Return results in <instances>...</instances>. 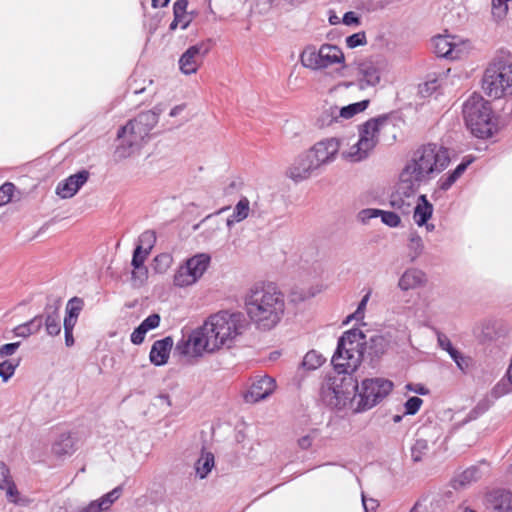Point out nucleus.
<instances>
[{"label":"nucleus","instance_id":"f257e3e1","mask_svg":"<svg viewBox=\"0 0 512 512\" xmlns=\"http://www.w3.org/2000/svg\"><path fill=\"white\" fill-rule=\"evenodd\" d=\"M365 335L353 328L344 332L338 340L337 350L332 357L336 374L327 376L320 389L322 401L336 410H351L355 402V380L351 373L362 362Z\"/></svg>","mask_w":512,"mask_h":512},{"label":"nucleus","instance_id":"f03ea898","mask_svg":"<svg viewBox=\"0 0 512 512\" xmlns=\"http://www.w3.org/2000/svg\"><path fill=\"white\" fill-rule=\"evenodd\" d=\"M248 326L243 313L222 310L211 314L203 324L183 335L175 352L187 362L193 363L206 354L230 348Z\"/></svg>","mask_w":512,"mask_h":512},{"label":"nucleus","instance_id":"7ed1b4c3","mask_svg":"<svg viewBox=\"0 0 512 512\" xmlns=\"http://www.w3.org/2000/svg\"><path fill=\"white\" fill-rule=\"evenodd\" d=\"M244 308L249 320L261 331H270L282 321L286 299L273 282H257L245 293Z\"/></svg>","mask_w":512,"mask_h":512},{"label":"nucleus","instance_id":"20e7f679","mask_svg":"<svg viewBox=\"0 0 512 512\" xmlns=\"http://www.w3.org/2000/svg\"><path fill=\"white\" fill-rule=\"evenodd\" d=\"M450 163L447 148L430 143L419 147L413 152L401 169V186L410 192L428 184L433 178L444 171Z\"/></svg>","mask_w":512,"mask_h":512},{"label":"nucleus","instance_id":"39448f33","mask_svg":"<svg viewBox=\"0 0 512 512\" xmlns=\"http://www.w3.org/2000/svg\"><path fill=\"white\" fill-rule=\"evenodd\" d=\"M463 117L467 128L478 138H489L496 131L491 106L479 94L469 96L464 102Z\"/></svg>","mask_w":512,"mask_h":512},{"label":"nucleus","instance_id":"423d86ee","mask_svg":"<svg viewBox=\"0 0 512 512\" xmlns=\"http://www.w3.org/2000/svg\"><path fill=\"white\" fill-rule=\"evenodd\" d=\"M484 93L494 99L512 95V61L497 56L486 67L482 77Z\"/></svg>","mask_w":512,"mask_h":512},{"label":"nucleus","instance_id":"0eeeda50","mask_svg":"<svg viewBox=\"0 0 512 512\" xmlns=\"http://www.w3.org/2000/svg\"><path fill=\"white\" fill-rule=\"evenodd\" d=\"M302 67L311 71H322L337 67V71L344 70L346 58L343 50L334 44L324 43L317 47L314 44L304 46L299 54Z\"/></svg>","mask_w":512,"mask_h":512},{"label":"nucleus","instance_id":"6e6552de","mask_svg":"<svg viewBox=\"0 0 512 512\" xmlns=\"http://www.w3.org/2000/svg\"><path fill=\"white\" fill-rule=\"evenodd\" d=\"M393 382L382 377L366 378L359 384L355 382L354 413L372 409L385 399L393 390Z\"/></svg>","mask_w":512,"mask_h":512},{"label":"nucleus","instance_id":"1a4fd4ad","mask_svg":"<svg viewBox=\"0 0 512 512\" xmlns=\"http://www.w3.org/2000/svg\"><path fill=\"white\" fill-rule=\"evenodd\" d=\"M211 263V256L207 253H198L186 259L175 270L172 285L177 288L194 286L204 276Z\"/></svg>","mask_w":512,"mask_h":512},{"label":"nucleus","instance_id":"9d476101","mask_svg":"<svg viewBox=\"0 0 512 512\" xmlns=\"http://www.w3.org/2000/svg\"><path fill=\"white\" fill-rule=\"evenodd\" d=\"M357 85L361 90L376 87L383 80L389 70L385 60L366 58L355 62Z\"/></svg>","mask_w":512,"mask_h":512},{"label":"nucleus","instance_id":"9b49d317","mask_svg":"<svg viewBox=\"0 0 512 512\" xmlns=\"http://www.w3.org/2000/svg\"><path fill=\"white\" fill-rule=\"evenodd\" d=\"M432 44L438 56L452 60L462 58L471 47L469 41L450 34L435 36Z\"/></svg>","mask_w":512,"mask_h":512},{"label":"nucleus","instance_id":"f8f14e48","mask_svg":"<svg viewBox=\"0 0 512 512\" xmlns=\"http://www.w3.org/2000/svg\"><path fill=\"white\" fill-rule=\"evenodd\" d=\"M210 49V40L200 41L187 48L178 60L179 71L185 76L196 74Z\"/></svg>","mask_w":512,"mask_h":512},{"label":"nucleus","instance_id":"ddd939ff","mask_svg":"<svg viewBox=\"0 0 512 512\" xmlns=\"http://www.w3.org/2000/svg\"><path fill=\"white\" fill-rule=\"evenodd\" d=\"M318 169H320V166L307 149L295 157L286 174L294 182H301L309 179Z\"/></svg>","mask_w":512,"mask_h":512},{"label":"nucleus","instance_id":"4468645a","mask_svg":"<svg viewBox=\"0 0 512 512\" xmlns=\"http://www.w3.org/2000/svg\"><path fill=\"white\" fill-rule=\"evenodd\" d=\"M341 139L338 137L323 138L314 143L309 151L320 166H326L333 163L340 152Z\"/></svg>","mask_w":512,"mask_h":512},{"label":"nucleus","instance_id":"2eb2a0df","mask_svg":"<svg viewBox=\"0 0 512 512\" xmlns=\"http://www.w3.org/2000/svg\"><path fill=\"white\" fill-rule=\"evenodd\" d=\"M158 123V113L154 110L141 112L137 117L130 120L125 126L121 127V135L130 132L134 137L144 142L149 137L150 131Z\"/></svg>","mask_w":512,"mask_h":512},{"label":"nucleus","instance_id":"dca6fc26","mask_svg":"<svg viewBox=\"0 0 512 512\" xmlns=\"http://www.w3.org/2000/svg\"><path fill=\"white\" fill-rule=\"evenodd\" d=\"M389 118L385 115L371 118L358 126V137L373 152L379 143L381 131L388 124Z\"/></svg>","mask_w":512,"mask_h":512},{"label":"nucleus","instance_id":"f3484780","mask_svg":"<svg viewBox=\"0 0 512 512\" xmlns=\"http://www.w3.org/2000/svg\"><path fill=\"white\" fill-rule=\"evenodd\" d=\"M276 389V381L268 375L253 378L249 389L244 393L247 403H257L267 399Z\"/></svg>","mask_w":512,"mask_h":512},{"label":"nucleus","instance_id":"a211bd4d","mask_svg":"<svg viewBox=\"0 0 512 512\" xmlns=\"http://www.w3.org/2000/svg\"><path fill=\"white\" fill-rule=\"evenodd\" d=\"M122 493L123 486L119 485L99 499L90 501L87 504H81L71 512H106L121 497Z\"/></svg>","mask_w":512,"mask_h":512},{"label":"nucleus","instance_id":"6ab92c4d","mask_svg":"<svg viewBox=\"0 0 512 512\" xmlns=\"http://www.w3.org/2000/svg\"><path fill=\"white\" fill-rule=\"evenodd\" d=\"M89 172L81 170L58 183L56 194L63 199L74 196L78 190L87 182Z\"/></svg>","mask_w":512,"mask_h":512},{"label":"nucleus","instance_id":"aec40b11","mask_svg":"<svg viewBox=\"0 0 512 512\" xmlns=\"http://www.w3.org/2000/svg\"><path fill=\"white\" fill-rule=\"evenodd\" d=\"M433 205L428 201L426 195H420L413 208V220L419 227H425L427 232H432L435 225L428 223L433 215Z\"/></svg>","mask_w":512,"mask_h":512},{"label":"nucleus","instance_id":"412c9836","mask_svg":"<svg viewBox=\"0 0 512 512\" xmlns=\"http://www.w3.org/2000/svg\"><path fill=\"white\" fill-rule=\"evenodd\" d=\"M119 144L114 151V158L116 161L124 160L139 150L143 142L134 137L130 132H125L121 135V128L117 132Z\"/></svg>","mask_w":512,"mask_h":512},{"label":"nucleus","instance_id":"4be33fe9","mask_svg":"<svg viewBox=\"0 0 512 512\" xmlns=\"http://www.w3.org/2000/svg\"><path fill=\"white\" fill-rule=\"evenodd\" d=\"M416 192H410L403 188L400 183V176H398L397 190L392 193L389 199L390 207L401 214H409L413 207V197Z\"/></svg>","mask_w":512,"mask_h":512},{"label":"nucleus","instance_id":"5701e85b","mask_svg":"<svg viewBox=\"0 0 512 512\" xmlns=\"http://www.w3.org/2000/svg\"><path fill=\"white\" fill-rule=\"evenodd\" d=\"M427 284V275L418 268L406 269L398 280V288L402 291H409L424 287Z\"/></svg>","mask_w":512,"mask_h":512},{"label":"nucleus","instance_id":"b1692460","mask_svg":"<svg viewBox=\"0 0 512 512\" xmlns=\"http://www.w3.org/2000/svg\"><path fill=\"white\" fill-rule=\"evenodd\" d=\"M372 152L366 147L362 140L357 136V139L353 142L346 144L342 148L340 155L341 157L350 163H359L366 160Z\"/></svg>","mask_w":512,"mask_h":512},{"label":"nucleus","instance_id":"393cba45","mask_svg":"<svg viewBox=\"0 0 512 512\" xmlns=\"http://www.w3.org/2000/svg\"><path fill=\"white\" fill-rule=\"evenodd\" d=\"M512 0H491V19L500 28L512 31V21L507 20L509 2Z\"/></svg>","mask_w":512,"mask_h":512},{"label":"nucleus","instance_id":"a878e982","mask_svg":"<svg viewBox=\"0 0 512 512\" xmlns=\"http://www.w3.org/2000/svg\"><path fill=\"white\" fill-rule=\"evenodd\" d=\"M149 254L140 248L135 247L134 249L131 265L133 267L132 280L136 285H142L148 277V269L144 263Z\"/></svg>","mask_w":512,"mask_h":512},{"label":"nucleus","instance_id":"bb28decb","mask_svg":"<svg viewBox=\"0 0 512 512\" xmlns=\"http://www.w3.org/2000/svg\"><path fill=\"white\" fill-rule=\"evenodd\" d=\"M187 0H177L173 5L174 19L170 24L171 31L178 27L182 30L186 29L192 21V17L187 13Z\"/></svg>","mask_w":512,"mask_h":512},{"label":"nucleus","instance_id":"cd10ccee","mask_svg":"<svg viewBox=\"0 0 512 512\" xmlns=\"http://www.w3.org/2000/svg\"><path fill=\"white\" fill-rule=\"evenodd\" d=\"M43 325L50 336H57L61 332V320L58 306H46L43 314Z\"/></svg>","mask_w":512,"mask_h":512},{"label":"nucleus","instance_id":"c85d7f7f","mask_svg":"<svg viewBox=\"0 0 512 512\" xmlns=\"http://www.w3.org/2000/svg\"><path fill=\"white\" fill-rule=\"evenodd\" d=\"M160 324V315L153 313L144 319L141 324L132 332L131 342L135 345H140L145 338L146 333L149 330L155 329Z\"/></svg>","mask_w":512,"mask_h":512},{"label":"nucleus","instance_id":"c756f323","mask_svg":"<svg viewBox=\"0 0 512 512\" xmlns=\"http://www.w3.org/2000/svg\"><path fill=\"white\" fill-rule=\"evenodd\" d=\"M490 507L495 512H512V493L502 490L494 491L489 496Z\"/></svg>","mask_w":512,"mask_h":512},{"label":"nucleus","instance_id":"7c9ffc66","mask_svg":"<svg viewBox=\"0 0 512 512\" xmlns=\"http://www.w3.org/2000/svg\"><path fill=\"white\" fill-rule=\"evenodd\" d=\"M481 477L482 472L480 471L479 467L471 466L454 477L452 486L455 489H463L478 481Z\"/></svg>","mask_w":512,"mask_h":512},{"label":"nucleus","instance_id":"2f4dec72","mask_svg":"<svg viewBox=\"0 0 512 512\" xmlns=\"http://www.w3.org/2000/svg\"><path fill=\"white\" fill-rule=\"evenodd\" d=\"M75 451V441L70 433H62L52 446V452L59 457L69 456Z\"/></svg>","mask_w":512,"mask_h":512},{"label":"nucleus","instance_id":"473e14b6","mask_svg":"<svg viewBox=\"0 0 512 512\" xmlns=\"http://www.w3.org/2000/svg\"><path fill=\"white\" fill-rule=\"evenodd\" d=\"M250 214V201L246 197H242L235 205L232 214L227 218L226 224L232 227L236 223L245 220Z\"/></svg>","mask_w":512,"mask_h":512},{"label":"nucleus","instance_id":"72a5a7b5","mask_svg":"<svg viewBox=\"0 0 512 512\" xmlns=\"http://www.w3.org/2000/svg\"><path fill=\"white\" fill-rule=\"evenodd\" d=\"M472 159H467L460 163L453 171L441 177L438 181L441 190H448L465 172L467 167L471 164Z\"/></svg>","mask_w":512,"mask_h":512},{"label":"nucleus","instance_id":"f704fd0d","mask_svg":"<svg viewBox=\"0 0 512 512\" xmlns=\"http://www.w3.org/2000/svg\"><path fill=\"white\" fill-rule=\"evenodd\" d=\"M472 159H467L460 163L453 171L441 177L438 181L441 190H448L465 172L467 167L471 164Z\"/></svg>","mask_w":512,"mask_h":512},{"label":"nucleus","instance_id":"c9c22d12","mask_svg":"<svg viewBox=\"0 0 512 512\" xmlns=\"http://www.w3.org/2000/svg\"><path fill=\"white\" fill-rule=\"evenodd\" d=\"M472 159H467L460 163L453 171L441 177L438 181L441 190H448L465 172L467 167L471 164Z\"/></svg>","mask_w":512,"mask_h":512},{"label":"nucleus","instance_id":"e433bc0d","mask_svg":"<svg viewBox=\"0 0 512 512\" xmlns=\"http://www.w3.org/2000/svg\"><path fill=\"white\" fill-rule=\"evenodd\" d=\"M340 122L338 116V106L331 105L324 108L316 119V126L320 129L332 127L334 124Z\"/></svg>","mask_w":512,"mask_h":512},{"label":"nucleus","instance_id":"4c0bfd02","mask_svg":"<svg viewBox=\"0 0 512 512\" xmlns=\"http://www.w3.org/2000/svg\"><path fill=\"white\" fill-rule=\"evenodd\" d=\"M391 336L389 334H376L369 340V349L377 357L384 355L390 348Z\"/></svg>","mask_w":512,"mask_h":512},{"label":"nucleus","instance_id":"58836bf2","mask_svg":"<svg viewBox=\"0 0 512 512\" xmlns=\"http://www.w3.org/2000/svg\"><path fill=\"white\" fill-rule=\"evenodd\" d=\"M214 455L208 451H202L200 457L195 463V472L200 479H204L214 467Z\"/></svg>","mask_w":512,"mask_h":512},{"label":"nucleus","instance_id":"ea45409f","mask_svg":"<svg viewBox=\"0 0 512 512\" xmlns=\"http://www.w3.org/2000/svg\"><path fill=\"white\" fill-rule=\"evenodd\" d=\"M424 250L422 237L417 232H411L407 240V257L410 261H415Z\"/></svg>","mask_w":512,"mask_h":512},{"label":"nucleus","instance_id":"a19ab883","mask_svg":"<svg viewBox=\"0 0 512 512\" xmlns=\"http://www.w3.org/2000/svg\"><path fill=\"white\" fill-rule=\"evenodd\" d=\"M369 103V100H362L356 103L349 104L347 106L338 107V116L340 117V120L352 119L357 114L365 111Z\"/></svg>","mask_w":512,"mask_h":512},{"label":"nucleus","instance_id":"79ce46f5","mask_svg":"<svg viewBox=\"0 0 512 512\" xmlns=\"http://www.w3.org/2000/svg\"><path fill=\"white\" fill-rule=\"evenodd\" d=\"M325 357L315 350L306 353L302 361V366L307 370H316L325 362Z\"/></svg>","mask_w":512,"mask_h":512},{"label":"nucleus","instance_id":"37998d69","mask_svg":"<svg viewBox=\"0 0 512 512\" xmlns=\"http://www.w3.org/2000/svg\"><path fill=\"white\" fill-rule=\"evenodd\" d=\"M439 88V80L431 79L418 85L417 94L422 99L430 98L437 94Z\"/></svg>","mask_w":512,"mask_h":512},{"label":"nucleus","instance_id":"c03bdc74","mask_svg":"<svg viewBox=\"0 0 512 512\" xmlns=\"http://www.w3.org/2000/svg\"><path fill=\"white\" fill-rule=\"evenodd\" d=\"M157 240L156 232L154 230L144 231L138 238L136 248H140L146 253H150Z\"/></svg>","mask_w":512,"mask_h":512},{"label":"nucleus","instance_id":"a18cd8bd","mask_svg":"<svg viewBox=\"0 0 512 512\" xmlns=\"http://www.w3.org/2000/svg\"><path fill=\"white\" fill-rule=\"evenodd\" d=\"M370 295H371V292H367L363 296V298L361 299V301L359 302V304L357 306V309L355 310L354 313L347 316L345 323H349L352 320H355L357 322H362L364 320L366 307H367L368 301L370 299Z\"/></svg>","mask_w":512,"mask_h":512},{"label":"nucleus","instance_id":"49530a36","mask_svg":"<svg viewBox=\"0 0 512 512\" xmlns=\"http://www.w3.org/2000/svg\"><path fill=\"white\" fill-rule=\"evenodd\" d=\"M20 360H4L0 363V377L4 382H7L15 373L16 368L18 367Z\"/></svg>","mask_w":512,"mask_h":512},{"label":"nucleus","instance_id":"de8ad7c7","mask_svg":"<svg viewBox=\"0 0 512 512\" xmlns=\"http://www.w3.org/2000/svg\"><path fill=\"white\" fill-rule=\"evenodd\" d=\"M428 450V441L425 439H417L411 448V457L415 462L421 461Z\"/></svg>","mask_w":512,"mask_h":512},{"label":"nucleus","instance_id":"09e8293b","mask_svg":"<svg viewBox=\"0 0 512 512\" xmlns=\"http://www.w3.org/2000/svg\"><path fill=\"white\" fill-rule=\"evenodd\" d=\"M84 308V300L79 297H72L66 304L65 314L78 319Z\"/></svg>","mask_w":512,"mask_h":512},{"label":"nucleus","instance_id":"8fccbe9b","mask_svg":"<svg viewBox=\"0 0 512 512\" xmlns=\"http://www.w3.org/2000/svg\"><path fill=\"white\" fill-rule=\"evenodd\" d=\"M379 217H381L382 223L391 228H396L401 224V218L396 211H386L380 209Z\"/></svg>","mask_w":512,"mask_h":512},{"label":"nucleus","instance_id":"3c124183","mask_svg":"<svg viewBox=\"0 0 512 512\" xmlns=\"http://www.w3.org/2000/svg\"><path fill=\"white\" fill-rule=\"evenodd\" d=\"M345 43L346 46L350 49L363 46L367 43L366 34L365 32L354 33L345 39Z\"/></svg>","mask_w":512,"mask_h":512},{"label":"nucleus","instance_id":"603ef678","mask_svg":"<svg viewBox=\"0 0 512 512\" xmlns=\"http://www.w3.org/2000/svg\"><path fill=\"white\" fill-rule=\"evenodd\" d=\"M15 186L13 183L6 182L0 187V206L11 201Z\"/></svg>","mask_w":512,"mask_h":512},{"label":"nucleus","instance_id":"864d4df0","mask_svg":"<svg viewBox=\"0 0 512 512\" xmlns=\"http://www.w3.org/2000/svg\"><path fill=\"white\" fill-rule=\"evenodd\" d=\"M380 209L365 208L358 212L356 218L362 224H367L371 219L379 217Z\"/></svg>","mask_w":512,"mask_h":512},{"label":"nucleus","instance_id":"5fc2aeb1","mask_svg":"<svg viewBox=\"0 0 512 512\" xmlns=\"http://www.w3.org/2000/svg\"><path fill=\"white\" fill-rule=\"evenodd\" d=\"M423 404V400L419 397H410L404 404L405 414L414 415L416 414Z\"/></svg>","mask_w":512,"mask_h":512},{"label":"nucleus","instance_id":"6e6d98bb","mask_svg":"<svg viewBox=\"0 0 512 512\" xmlns=\"http://www.w3.org/2000/svg\"><path fill=\"white\" fill-rule=\"evenodd\" d=\"M12 480L9 467L4 462L0 461V489L4 490L7 484Z\"/></svg>","mask_w":512,"mask_h":512},{"label":"nucleus","instance_id":"4d7b16f0","mask_svg":"<svg viewBox=\"0 0 512 512\" xmlns=\"http://www.w3.org/2000/svg\"><path fill=\"white\" fill-rule=\"evenodd\" d=\"M342 23L346 26H359L361 21L356 12L348 11L343 15Z\"/></svg>","mask_w":512,"mask_h":512},{"label":"nucleus","instance_id":"13d9d810","mask_svg":"<svg viewBox=\"0 0 512 512\" xmlns=\"http://www.w3.org/2000/svg\"><path fill=\"white\" fill-rule=\"evenodd\" d=\"M31 331V335L37 333L43 326V315H37L25 323Z\"/></svg>","mask_w":512,"mask_h":512},{"label":"nucleus","instance_id":"bf43d9fd","mask_svg":"<svg viewBox=\"0 0 512 512\" xmlns=\"http://www.w3.org/2000/svg\"><path fill=\"white\" fill-rule=\"evenodd\" d=\"M20 342L7 343L0 347V358L13 355L19 348Z\"/></svg>","mask_w":512,"mask_h":512},{"label":"nucleus","instance_id":"052dcab7","mask_svg":"<svg viewBox=\"0 0 512 512\" xmlns=\"http://www.w3.org/2000/svg\"><path fill=\"white\" fill-rule=\"evenodd\" d=\"M405 389L419 395H428L430 392L429 389L421 383H408L405 385Z\"/></svg>","mask_w":512,"mask_h":512},{"label":"nucleus","instance_id":"680f3d73","mask_svg":"<svg viewBox=\"0 0 512 512\" xmlns=\"http://www.w3.org/2000/svg\"><path fill=\"white\" fill-rule=\"evenodd\" d=\"M149 358L155 366H160V340L153 343Z\"/></svg>","mask_w":512,"mask_h":512},{"label":"nucleus","instance_id":"e2e57ef3","mask_svg":"<svg viewBox=\"0 0 512 512\" xmlns=\"http://www.w3.org/2000/svg\"><path fill=\"white\" fill-rule=\"evenodd\" d=\"M173 347V339L171 337H166L162 339V366L167 363L168 353Z\"/></svg>","mask_w":512,"mask_h":512},{"label":"nucleus","instance_id":"0e129e2a","mask_svg":"<svg viewBox=\"0 0 512 512\" xmlns=\"http://www.w3.org/2000/svg\"><path fill=\"white\" fill-rule=\"evenodd\" d=\"M164 404L172 409L171 412L166 413V418H168L170 415H178L181 411L180 407L174 405L172 399L169 396L162 395V412H164Z\"/></svg>","mask_w":512,"mask_h":512},{"label":"nucleus","instance_id":"69168bd1","mask_svg":"<svg viewBox=\"0 0 512 512\" xmlns=\"http://www.w3.org/2000/svg\"><path fill=\"white\" fill-rule=\"evenodd\" d=\"M4 490L6 491L9 501L16 503L19 492L13 480L7 484Z\"/></svg>","mask_w":512,"mask_h":512},{"label":"nucleus","instance_id":"338daca9","mask_svg":"<svg viewBox=\"0 0 512 512\" xmlns=\"http://www.w3.org/2000/svg\"><path fill=\"white\" fill-rule=\"evenodd\" d=\"M438 344L448 354L450 353V351H452L454 349V346L452 345L450 339L445 335L438 336Z\"/></svg>","mask_w":512,"mask_h":512},{"label":"nucleus","instance_id":"774afa93","mask_svg":"<svg viewBox=\"0 0 512 512\" xmlns=\"http://www.w3.org/2000/svg\"><path fill=\"white\" fill-rule=\"evenodd\" d=\"M313 440H314V436L312 434H307V435L302 436L298 440V445L302 449H308L311 447Z\"/></svg>","mask_w":512,"mask_h":512}]
</instances>
